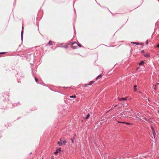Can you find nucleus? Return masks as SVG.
Segmentation results:
<instances>
[{"label":"nucleus","instance_id":"6","mask_svg":"<svg viewBox=\"0 0 159 159\" xmlns=\"http://www.w3.org/2000/svg\"><path fill=\"white\" fill-rule=\"evenodd\" d=\"M144 62H143V61H141V62L139 63V66H141V65H143V64H144Z\"/></svg>","mask_w":159,"mask_h":159},{"label":"nucleus","instance_id":"11","mask_svg":"<svg viewBox=\"0 0 159 159\" xmlns=\"http://www.w3.org/2000/svg\"><path fill=\"white\" fill-rule=\"evenodd\" d=\"M70 97L71 98H76V96L75 95L70 96Z\"/></svg>","mask_w":159,"mask_h":159},{"label":"nucleus","instance_id":"7","mask_svg":"<svg viewBox=\"0 0 159 159\" xmlns=\"http://www.w3.org/2000/svg\"><path fill=\"white\" fill-rule=\"evenodd\" d=\"M102 75H99L96 78V80H98L99 78L102 77Z\"/></svg>","mask_w":159,"mask_h":159},{"label":"nucleus","instance_id":"3","mask_svg":"<svg viewBox=\"0 0 159 159\" xmlns=\"http://www.w3.org/2000/svg\"><path fill=\"white\" fill-rule=\"evenodd\" d=\"M94 83V81H91L89 83V84H85V86H87V85H91L93 84Z\"/></svg>","mask_w":159,"mask_h":159},{"label":"nucleus","instance_id":"26","mask_svg":"<svg viewBox=\"0 0 159 159\" xmlns=\"http://www.w3.org/2000/svg\"><path fill=\"white\" fill-rule=\"evenodd\" d=\"M142 52V53L144 52V51H143H143H142V52Z\"/></svg>","mask_w":159,"mask_h":159},{"label":"nucleus","instance_id":"5","mask_svg":"<svg viewBox=\"0 0 159 159\" xmlns=\"http://www.w3.org/2000/svg\"><path fill=\"white\" fill-rule=\"evenodd\" d=\"M151 128L152 129V134L154 136L155 134V132L153 129V128L152 127V126L151 127Z\"/></svg>","mask_w":159,"mask_h":159},{"label":"nucleus","instance_id":"12","mask_svg":"<svg viewBox=\"0 0 159 159\" xmlns=\"http://www.w3.org/2000/svg\"><path fill=\"white\" fill-rule=\"evenodd\" d=\"M134 90L135 91H136L137 90V89H136L137 86L136 85H135L134 86Z\"/></svg>","mask_w":159,"mask_h":159},{"label":"nucleus","instance_id":"4","mask_svg":"<svg viewBox=\"0 0 159 159\" xmlns=\"http://www.w3.org/2000/svg\"><path fill=\"white\" fill-rule=\"evenodd\" d=\"M144 55L146 57H149L150 56L149 54L148 53H146L144 54Z\"/></svg>","mask_w":159,"mask_h":159},{"label":"nucleus","instance_id":"8","mask_svg":"<svg viewBox=\"0 0 159 159\" xmlns=\"http://www.w3.org/2000/svg\"><path fill=\"white\" fill-rule=\"evenodd\" d=\"M119 123H125V124H126L127 125H130L131 124L130 123H127V122H119Z\"/></svg>","mask_w":159,"mask_h":159},{"label":"nucleus","instance_id":"9","mask_svg":"<svg viewBox=\"0 0 159 159\" xmlns=\"http://www.w3.org/2000/svg\"><path fill=\"white\" fill-rule=\"evenodd\" d=\"M66 142H67L65 140H64L63 142H62V143H63V144L64 145H65V144L66 143Z\"/></svg>","mask_w":159,"mask_h":159},{"label":"nucleus","instance_id":"16","mask_svg":"<svg viewBox=\"0 0 159 159\" xmlns=\"http://www.w3.org/2000/svg\"><path fill=\"white\" fill-rule=\"evenodd\" d=\"M156 86H157L156 85H154V90H157V87H156Z\"/></svg>","mask_w":159,"mask_h":159},{"label":"nucleus","instance_id":"20","mask_svg":"<svg viewBox=\"0 0 159 159\" xmlns=\"http://www.w3.org/2000/svg\"><path fill=\"white\" fill-rule=\"evenodd\" d=\"M35 80L36 82H38V79L36 77H35Z\"/></svg>","mask_w":159,"mask_h":159},{"label":"nucleus","instance_id":"31","mask_svg":"<svg viewBox=\"0 0 159 159\" xmlns=\"http://www.w3.org/2000/svg\"><path fill=\"white\" fill-rule=\"evenodd\" d=\"M42 159H43V158H42Z\"/></svg>","mask_w":159,"mask_h":159},{"label":"nucleus","instance_id":"23","mask_svg":"<svg viewBox=\"0 0 159 159\" xmlns=\"http://www.w3.org/2000/svg\"><path fill=\"white\" fill-rule=\"evenodd\" d=\"M148 40H147L146 42V44H148Z\"/></svg>","mask_w":159,"mask_h":159},{"label":"nucleus","instance_id":"15","mask_svg":"<svg viewBox=\"0 0 159 159\" xmlns=\"http://www.w3.org/2000/svg\"><path fill=\"white\" fill-rule=\"evenodd\" d=\"M58 150H57L56 151L54 152V154L56 155L58 153Z\"/></svg>","mask_w":159,"mask_h":159},{"label":"nucleus","instance_id":"22","mask_svg":"<svg viewBox=\"0 0 159 159\" xmlns=\"http://www.w3.org/2000/svg\"><path fill=\"white\" fill-rule=\"evenodd\" d=\"M6 52H0V54H4V53H6Z\"/></svg>","mask_w":159,"mask_h":159},{"label":"nucleus","instance_id":"28","mask_svg":"<svg viewBox=\"0 0 159 159\" xmlns=\"http://www.w3.org/2000/svg\"><path fill=\"white\" fill-rule=\"evenodd\" d=\"M117 106V105H116V106H115V107H116V106Z\"/></svg>","mask_w":159,"mask_h":159},{"label":"nucleus","instance_id":"17","mask_svg":"<svg viewBox=\"0 0 159 159\" xmlns=\"http://www.w3.org/2000/svg\"><path fill=\"white\" fill-rule=\"evenodd\" d=\"M132 43H133L134 44H135L136 45H139V43H137V42H133Z\"/></svg>","mask_w":159,"mask_h":159},{"label":"nucleus","instance_id":"13","mask_svg":"<svg viewBox=\"0 0 159 159\" xmlns=\"http://www.w3.org/2000/svg\"><path fill=\"white\" fill-rule=\"evenodd\" d=\"M90 116V115L89 114H88V115H87V116L85 118V119H88L89 118V116Z\"/></svg>","mask_w":159,"mask_h":159},{"label":"nucleus","instance_id":"25","mask_svg":"<svg viewBox=\"0 0 159 159\" xmlns=\"http://www.w3.org/2000/svg\"><path fill=\"white\" fill-rule=\"evenodd\" d=\"M58 150V152L59 151H61V149L60 148H59L57 150Z\"/></svg>","mask_w":159,"mask_h":159},{"label":"nucleus","instance_id":"10","mask_svg":"<svg viewBox=\"0 0 159 159\" xmlns=\"http://www.w3.org/2000/svg\"><path fill=\"white\" fill-rule=\"evenodd\" d=\"M53 42L52 41H50L49 43H48V44L49 45H52Z\"/></svg>","mask_w":159,"mask_h":159},{"label":"nucleus","instance_id":"2","mask_svg":"<svg viewBox=\"0 0 159 159\" xmlns=\"http://www.w3.org/2000/svg\"><path fill=\"white\" fill-rule=\"evenodd\" d=\"M60 142H58L57 143V144H59V146H62L63 145V143H62V141L61 139H60Z\"/></svg>","mask_w":159,"mask_h":159},{"label":"nucleus","instance_id":"30","mask_svg":"<svg viewBox=\"0 0 159 159\" xmlns=\"http://www.w3.org/2000/svg\"><path fill=\"white\" fill-rule=\"evenodd\" d=\"M42 159H43V158H42Z\"/></svg>","mask_w":159,"mask_h":159},{"label":"nucleus","instance_id":"21","mask_svg":"<svg viewBox=\"0 0 159 159\" xmlns=\"http://www.w3.org/2000/svg\"><path fill=\"white\" fill-rule=\"evenodd\" d=\"M118 99H119V101H122V98H118Z\"/></svg>","mask_w":159,"mask_h":159},{"label":"nucleus","instance_id":"24","mask_svg":"<svg viewBox=\"0 0 159 159\" xmlns=\"http://www.w3.org/2000/svg\"><path fill=\"white\" fill-rule=\"evenodd\" d=\"M157 47L158 48H159V44H158L157 45Z\"/></svg>","mask_w":159,"mask_h":159},{"label":"nucleus","instance_id":"29","mask_svg":"<svg viewBox=\"0 0 159 159\" xmlns=\"http://www.w3.org/2000/svg\"><path fill=\"white\" fill-rule=\"evenodd\" d=\"M23 31H22V34Z\"/></svg>","mask_w":159,"mask_h":159},{"label":"nucleus","instance_id":"19","mask_svg":"<svg viewBox=\"0 0 159 159\" xmlns=\"http://www.w3.org/2000/svg\"><path fill=\"white\" fill-rule=\"evenodd\" d=\"M122 100H126V98H122Z\"/></svg>","mask_w":159,"mask_h":159},{"label":"nucleus","instance_id":"1","mask_svg":"<svg viewBox=\"0 0 159 159\" xmlns=\"http://www.w3.org/2000/svg\"><path fill=\"white\" fill-rule=\"evenodd\" d=\"M78 43L76 42H74L72 44V48L74 49H76L77 48Z\"/></svg>","mask_w":159,"mask_h":159},{"label":"nucleus","instance_id":"18","mask_svg":"<svg viewBox=\"0 0 159 159\" xmlns=\"http://www.w3.org/2000/svg\"><path fill=\"white\" fill-rule=\"evenodd\" d=\"M79 46L80 47H81V44H78L77 46Z\"/></svg>","mask_w":159,"mask_h":159},{"label":"nucleus","instance_id":"27","mask_svg":"<svg viewBox=\"0 0 159 159\" xmlns=\"http://www.w3.org/2000/svg\"><path fill=\"white\" fill-rule=\"evenodd\" d=\"M136 117L138 118H139V117L138 116H136Z\"/></svg>","mask_w":159,"mask_h":159},{"label":"nucleus","instance_id":"14","mask_svg":"<svg viewBox=\"0 0 159 159\" xmlns=\"http://www.w3.org/2000/svg\"><path fill=\"white\" fill-rule=\"evenodd\" d=\"M74 139H75V138H73L71 139V140L72 141V143H74Z\"/></svg>","mask_w":159,"mask_h":159}]
</instances>
